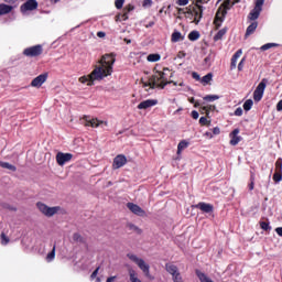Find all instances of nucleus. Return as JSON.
<instances>
[{
	"mask_svg": "<svg viewBox=\"0 0 282 282\" xmlns=\"http://www.w3.org/2000/svg\"><path fill=\"white\" fill-rule=\"evenodd\" d=\"M113 63H116L113 54L104 55L99 62V66H96L90 75L80 77L79 83L91 86L94 85V80H102V78L111 76V72H113Z\"/></svg>",
	"mask_w": 282,
	"mask_h": 282,
	"instance_id": "1",
	"label": "nucleus"
},
{
	"mask_svg": "<svg viewBox=\"0 0 282 282\" xmlns=\"http://www.w3.org/2000/svg\"><path fill=\"white\" fill-rule=\"evenodd\" d=\"M169 72H171L169 68H164L163 72H156L150 77L149 82H143V87H149L150 89L159 87L160 89H164V87L171 83H173L174 86H177L176 82H169Z\"/></svg>",
	"mask_w": 282,
	"mask_h": 282,
	"instance_id": "2",
	"label": "nucleus"
},
{
	"mask_svg": "<svg viewBox=\"0 0 282 282\" xmlns=\"http://www.w3.org/2000/svg\"><path fill=\"white\" fill-rule=\"evenodd\" d=\"M232 6H235L232 4V0H225L224 3L219 7L214 21L216 28L221 26L226 14H228V10H230Z\"/></svg>",
	"mask_w": 282,
	"mask_h": 282,
	"instance_id": "3",
	"label": "nucleus"
},
{
	"mask_svg": "<svg viewBox=\"0 0 282 282\" xmlns=\"http://www.w3.org/2000/svg\"><path fill=\"white\" fill-rule=\"evenodd\" d=\"M128 259H130V261H133V263H135L138 268H140V270L148 279H153V276H151V267L148 263H145V261L142 258H139L133 253H128Z\"/></svg>",
	"mask_w": 282,
	"mask_h": 282,
	"instance_id": "4",
	"label": "nucleus"
},
{
	"mask_svg": "<svg viewBox=\"0 0 282 282\" xmlns=\"http://www.w3.org/2000/svg\"><path fill=\"white\" fill-rule=\"evenodd\" d=\"M180 14H188V17H194V21L196 23H199V21L202 20V14L204 12V7L196 4V7L191 10V9H180L178 10Z\"/></svg>",
	"mask_w": 282,
	"mask_h": 282,
	"instance_id": "5",
	"label": "nucleus"
},
{
	"mask_svg": "<svg viewBox=\"0 0 282 282\" xmlns=\"http://www.w3.org/2000/svg\"><path fill=\"white\" fill-rule=\"evenodd\" d=\"M36 206L41 214L45 215V217H54V215H56L61 210L59 206L50 207L43 203H37Z\"/></svg>",
	"mask_w": 282,
	"mask_h": 282,
	"instance_id": "6",
	"label": "nucleus"
},
{
	"mask_svg": "<svg viewBox=\"0 0 282 282\" xmlns=\"http://www.w3.org/2000/svg\"><path fill=\"white\" fill-rule=\"evenodd\" d=\"M263 3H265V0H256L254 8L248 14L249 21H257V19H259L263 10Z\"/></svg>",
	"mask_w": 282,
	"mask_h": 282,
	"instance_id": "7",
	"label": "nucleus"
},
{
	"mask_svg": "<svg viewBox=\"0 0 282 282\" xmlns=\"http://www.w3.org/2000/svg\"><path fill=\"white\" fill-rule=\"evenodd\" d=\"M166 272L172 275L173 282H184V279L182 278V273H180V269H177V265L175 264H166L165 265Z\"/></svg>",
	"mask_w": 282,
	"mask_h": 282,
	"instance_id": "8",
	"label": "nucleus"
},
{
	"mask_svg": "<svg viewBox=\"0 0 282 282\" xmlns=\"http://www.w3.org/2000/svg\"><path fill=\"white\" fill-rule=\"evenodd\" d=\"M265 87H268V79L263 78L253 91V99L256 100V102H259L261 98H263Z\"/></svg>",
	"mask_w": 282,
	"mask_h": 282,
	"instance_id": "9",
	"label": "nucleus"
},
{
	"mask_svg": "<svg viewBox=\"0 0 282 282\" xmlns=\"http://www.w3.org/2000/svg\"><path fill=\"white\" fill-rule=\"evenodd\" d=\"M73 158H74V154H72V153L58 152L56 154V162H57L58 166H65V164H67V162H72Z\"/></svg>",
	"mask_w": 282,
	"mask_h": 282,
	"instance_id": "10",
	"label": "nucleus"
},
{
	"mask_svg": "<svg viewBox=\"0 0 282 282\" xmlns=\"http://www.w3.org/2000/svg\"><path fill=\"white\" fill-rule=\"evenodd\" d=\"M23 54L24 56H30V57L41 56V54H43V46L35 45V46L28 47L23 51Z\"/></svg>",
	"mask_w": 282,
	"mask_h": 282,
	"instance_id": "11",
	"label": "nucleus"
},
{
	"mask_svg": "<svg viewBox=\"0 0 282 282\" xmlns=\"http://www.w3.org/2000/svg\"><path fill=\"white\" fill-rule=\"evenodd\" d=\"M85 127H93V129H98V127H107V121L98 120V119H89L87 116L84 117Z\"/></svg>",
	"mask_w": 282,
	"mask_h": 282,
	"instance_id": "12",
	"label": "nucleus"
},
{
	"mask_svg": "<svg viewBox=\"0 0 282 282\" xmlns=\"http://www.w3.org/2000/svg\"><path fill=\"white\" fill-rule=\"evenodd\" d=\"M127 164V156L119 154L115 158L113 163H112V169H122Z\"/></svg>",
	"mask_w": 282,
	"mask_h": 282,
	"instance_id": "13",
	"label": "nucleus"
},
{
	"mask_svg": "<svg viewBox=\"0 0 282 282\" xmlns=\"http://www.w3.org/2000/svg\"><path fill=\"white\" fill-rule=\"evenodd\" d=\"M39 8V2L36 0H29L24 4H22L21 10L22 12H28L32 10H36Z\"/></svg>",
	"mask_w": 282,
	"mask_h": 282,
	"instance_id": "14",
	"label": "nucleus"
},
{
	"mask_svg": "<svg viewBox=\"0 0 282 282\" xmlns=\"http://www.w3.org/2000/svg\"><path fill=\"white\" fill-rule=\"evenodd\" d=\"M127 208L133 213V215H139V217H144L145 213L142 210L140 206L133 203H128Z\"/></svg>",
	"mask_w": 282,
	"mask_h": 282,
	"instance_id": "15",
	"label": "nucleus"
},
{
	"mask_svg": "<svg viewBox=\"0 0 282 282\" xmlns=\"http://www.w3.org/2000/svg\"><path fill=\"white\" fill-rule=\"evenodd\" d=\"M47 80V74H41L31 82V87H41Z\"/></svg>",
	"mask_w": 282,
	"mask_h": 282,
	"instance_id": "16",
	"label": "nucleus"
},
{
	"mask_svg": "<svg viewBox=\"0 0 282 282\" xmlns=\"http://www.w3.org/2000/svg\"><path fill=\"white\" fill-rule=\"evenodd\" d=\"M155 105H158V100L147 99L138 105V109H151V107H155Z\"/></svg>",
	"mask_w": 282,
	"mask_h": 282,
	"instance_id": "17",
	"label": "nucleus"
},
{
	"mask_svg": "<svg viewBox=\"0 0 282 282\" xmlns=\"http://www.w3.org/2000/svg\"><path fill=\"white\" fill-rule=\"evenodd\" d=\"M230 144L231 147H237V144H239L241 142V137L239 135V129H235L231 133H230Z\"/></svg>",
	"mask_w": 282,
	"mask_h": 282,
	"instance_id": "18",
	"label": "nucleus"
},
{
	"mask_svg": "<svg viewBox=\"0 0 282 282\" xmlns=\"http://www.w3.org/2000/svg\"><path fill=\"white\" fill-rule=\"evenodd\" d=\"M195 208H199V210H202L203 213H213L214 210L213 205L207 203H198L197 205H195Z\"/></svg>",
	"mask_w": 282,
	"mask_h": 282,
	"instance_id": "19",
	"label": "nucleus"
},
{
	"mask_svg": "<svg viewBox=\"0 0 282 282\" xmlns=\"http://www.w3.org/2000/svg\"><path fill=\"white\" fill-rule=\"evenodd\" d=\"M241 54H243V51L238 50V51L234 54V56L231 57V64H230L231 69L237 68V61H239V58H241Z\"/></svg>",
	"mask_w": 282,
	"mask_h": 282,
	"instance_id": "20",
	"label": "nucleus"
},
{
	"mask_svg": "<svg viewBox=\"0 0 282 282\" xmlns=\"http://www.w3.org/2000/svg\"><path fill=\"white\" fill-rule=\"evenodd\" d=\"M259 28V23L257 21L252 22L246 31V37L250 36L251 34H254V31Z\"/></svg>",
	"mask_w": 282,
	"mask_h": 282,
	"instance_id": "21",
	"label": "nucleus"
},
{
	"mask_svg": "<svg viewBox=\"0 0 282 282\" xmlns=\"http://www.w3.org/2000/svg\"><path fill=\"white\" fill-rule=\"evenodd\" d=\"M128 274L130 276L131 282H142V280L138 278V272H135V270L129 269Z\"/></svg>",
	"mask_w": 282,
	"mask_h": 282,
	"instance_id": "22",
	"label": "nucleus"
},
{
	"mask_svg": "<svg viewBox=\"0 0 282 282\" xmlns=\"http://www.w3.org/2000/svg\"><path fill=\"white\" fill-rule=\"evenodd\" d=\"M12 12V6L8 4H0V17H3V14H10Z\"/></svg>",
	"mask_w": 282,
	"mask_h": 282,
	"instance_id": "23",
	"label": "nucleus"
},
{
	"mask_svg": "<svg viewBox=\"0 0 282 282\" xmlns=\"http://www.w3.org/2000/svg\"><path fill=\"white\" fill-rule=\"evenodd\" d=\"M172 43H180V41H184L182 33L180 31H174L171 37Z\"/></svg>",
	"mask_w": 282,
	"mask_h": 282,
	"instance_id": "24",
	"label": "nucleus"
},
{
	"mask_svg": "<svg viewBox=\"0 0 282 282\" xmlns=\"http://www.w3.org/2000/svg\"><path fill=\"white\" fill-rule=\"evenodd\" d=\"M0 166H1V169H7L8 171H12L13 173L17 171V166H14L8 162L0 161Z\"/></svg>",
	"mask_w": 282,
	"mask_h": 282,
	"instance_id": "25",
	"label": "nucleus"
},
{
	"mask_svg": "<svg viewBox=\"0 0 282 282\" xmlns=\"http://www.w3.org/2000/svg\"><path fill=\"white\" fill-rule=\"evenodd\" d=\"M226 32H228V29H226V28L218 31L217 34L214 36V41H221V39H224V36H226Z\"/></svg>",
	"mask_w": 282,
	"mask_h": 282,
	"instance_id": "26",
	"label": "nucleus"
},
{
	"mask_svg": "<svg viewBox=\"0 0 282 282\" xmlns=\"http://www.w3.org/2000/svg\"><path fill=\"white\" fill-rule=\"evenodd\" d=\"M184 149H188V142L186 140H183L178 143L177 155H180L182 153V151H184Z\"/></svg>",
	"mask_w": 282,
	"mask_h": 282,
	"instance_id": "27",
	"label": "nucleus"
},
{
	"mask_svg": "<svg viewBox=\"0 0 282 282\" xmlns=\"http://www.w3.org/2000/svg\"><path fill=\"white\" fill-rule=\"evenodd\" d=\"M73 241L74 243H85V238H83V236L78 232H75L73 235Z\"/></svg>",
	"mask_w": 282,
	"mask_h": 282,
	"instance_id": "28",
	"label": "nucleus"
},
{
	"mask_svg": "<svg viewBox=\"0 0 282 282\" xmlns=\"http://www.w3.org/2000/svg\"><path fill=\"white\" fill-rule=\"evenodd\" d=\"M160 58H161L160 54H150L148 55L147 61H149V63H158Z\"/></svg>",
	"mask_w": 282,
	"mask_h": 282,
	"instance_id": "29",
	"label": "nucleus"
},
{
	"mask_svg": "<svg viewBox=\"0 0 282 282\" xmlns=\"http://www.w3.org/2000/svg\"><path fill=\"white\" fill-rule=\"evenodd\" d=\"M272 47H279L276 43H267L260 47L262 52H267V50H272Z\"/></svg>",
	"mask_w": 282,
	"mask_h": 282,
	"instance_id": "30",
	"label": "nucleus"
},
{
	"mask_svg": "<svg viewBox=\"0 0 282 282\" xmlns=\"http://www.w3.org/2000/svg\"><path fill=\"white\" fill-rule=\"evenodd\" d=\"M210 80H213V73H209L207 75H205L202 79L200 83L203 85H208L210 83Z\"/></svg>",
	"mask_w": 282,
	"mask_h": 282,
	"instance_id": "31",
	"label": "nucleus"
},
{
	"mask_svg": "<svg viewBox=\"0 0 282 282\" xmlns=\"http://www.w3.org/2000/svg\"><path fill=\"white\" fill-rule=\"evenodd\" d=\"M56 257V246L53 247L52 251L46 256V261L51 263L53 259Z\"/></svg>",
	"mask_w": 282,
	"mask_h": 282,
	"instance_id": "32",
	"label": "nucleus"
},
{
	"mask_svg": "<svg viewBox=\"0 0 282 282\" xmlns=\"http://www.w3.org/2000/svg\"><path fill=\"white\" fill-rule=\"evenodd\" d=\"M253 105H254V101H252V99L246 100L243 104L245 111H250V109H252Z\"/></svg>",
	"mask_w": 282,
	"mask_h": 282,
	"instance_id": "33",
	"label": "nucleus"
},
{
	"mask_svg": "<svg viewBox=\"0 0 282 282\" xmlns=\"http://www.w3.org/2000/svg\"><path fill=\"white\" fill-rule=\"evenodd\" d=\"M273 182H275V184L282 182V172L275 171V173L273 174Z\"/></svg>",
	"mask_w": 282,
	"mask_h": 282,
	"instance_id": "34",
	"label": "nucleus"
},
{
	"mask_svg": "<svg viewBox=\"0 0 282 282\" xmlns=\"http://www.w3.org/2000/svg\"><path fill=\"white\" fill-rule=\"evenodd\" d=\"M188 39H189V41H197V39H199V32H197V31H192V32L188 34Z\"/></svg>",
	"mask_w": 282,
	"mask_h": 282,
	"instance_id": "35",
	"label": "nucleus"
},
{
	"mask_svg": "<svg viewBox=\"0 0 282 282\" xmlns=\"http://www.w3.org/2000/svg\"><path fill=\"white\" fill-rule=\"evenodd\" d=\"M0 239L2 246H8V243H10V238H8L4 232L1 234Z\"/></svg>",
	"mask_w": 282,
	"mask_h": 282,
	"instance_id": "36",
	"label": "nucleus"
},
{
	"mask_svg": "<svg viewBox=\"0 0 282 282\" xmlns=\"http://www.w3.org/2000/svg\"><path fill=\"white\" fill-rule=\"evenodd\" d=\"M216 107L215 106H205L202 108L203 112H206V116H209L210 111H215Z\"/></svg>",
	"mask_w": 282,
	"mask_h": 282,
	"instance_id": "37",
	"label": "nucleus"
},
{
	"mask_svg": "<svg viewBox=\"0 0 282 282\" xmlns=\"http://www.w3.org/2000/svg\"><path fill=\"white\" fill-rule=\"evenodd\" d=\"M204 100H207L208 102H215V100H219V96L208 95V96L204 97Z\"/></svg>",
	"mask_w": 282,
	"mask_h": 282,
	"instance_id": "38",
	"label": "nucleus"
},
{
	"mask_svg": "<svg viewBox=\"0 0 282 282\" xmlns=\"http://www.w3.org/2000/svg\"><path fill=\"white\" fill-rule=\"evenodd\" d=\"M275 171L282 172V159L279 158L275 162Z\"/></svg>",
	"mask_w": 282,
	"mask_h": 282,
	"instance_id": "39",
	"label": "nucleus"
},
{
	"mask_svg": "<svg viewBox=\"0 0 282 282\" xmlns=\"http://www.w3.org/2000/svg\"><path fill=\"white\" fill-rule=\"evenodd\" d=\"M210 63H213V55H208L207 57H205L204 59V65L206 67H210Z\"/></svg>",
	"mask_w": 282,
	"mask_h": 282,
	"instance_id": "40",
	"label": "nucleus"
},
{
	"mask_svg": "<svg viewBox=\"0 0 282 282\" xmlns=\"http://www.w3.org/2000/svg\"><path fill=\"white\" fill-rule=\"evenodd\" d=\"M153 6V0H143L142 7L143 8H151Z\"/></svg>",
	"mask_w": 282,
	"mask_h": 282,
	"instance_id": "41",
	"label": "nucleus"
},
{
	"mask_svg": "<svg viewBox=\"0 0 282 282\" xmlns=\"http://www.w3.org/2000/svg\"><path fill=\"white\" fill-rule=\"evenodd\" d=\"M115 6L117 10H120L124 6V0H116Z\"/></svg>",
	"mask_w": 282,
	"mask_h": 282,
	"instance_id": "42",
	"label": "nucleus"
},
{
	"mask_svg": "<svg viewBox=\"0 0 282 282\" xmlns=\"http://www.w3.org/2000/svg\"><path fill=\"white\" fill-rule=\"evenodd\" d=\"M251 183L249 184V191H254V174H251Z\"/></svg>",
	"mask_w": 282,
	"mask_h": 282,
	"instance_id": "43",
	"label": "nucleus"
},
{
	"mask_svg": "<svg viewBox=\"0 0 282 282\" xmlns=\"http://www.w3.org/2000/svg\"><path fill=\"white\" fill-rule=\"evenodd\" d=\"M260 227L262 228V230H270V224L262 221L260 224Z\"/></svg>",
	"mask_w": 282,
	"mask_h": 282,
	"instance_id": "44",
	"label": "nucleus"
},
{
	"mask_svg": "<svg viewBox=\"0 0 282 282\" xmlns=\"http://www.w3.org/2000/svg\"><path fill=\"white\" fill-rule=\"evenodd\" d=\"M199 124H210V121L206 117H200Z\"/></svg>",
	"mask_w": 282,
	"mask_h": 282,
	"instance_id": "45",
	"label": "nucleus"
},
{
	"mask_svg": "<svg viewBox=\"0 0 282 282\" xmlns=\"http://www.w3.org/2000/svg\"><path fill=\"white\" fill-rule=\"evenodd\" d=\"M99 270H100V267H98V268L91 273V275H90L91 281H94V279H96V276H98Z\"/></svg>",
	"mask_w": 282,
	"mask_h": 282,
	"instance_id": "46",
	"label": "nucleus"
},
{
	"mask_svg": "<svg viewBox=\"0 0 282 282\" xmlns=\"http://www.w3.org/2000/svg\"><path fill=\"white\" fill-rule=\"evenodd\" d=\"M235 116H243V109L237 108L235 111Z\"/></svg>",
	"mask_w": 282,
	"mask_h": 282,
	"instance_id": "47",
	"label": "nucleus"
},
{
	"mask_svg": "<svg viewBox=\"0 0 282 282\" xmlns=\"http://www.w3.org/2000/svg\"><path fill=\"white\" fill-rule=\"evenodd\" d=\"M192 118H194V120H197V118H199V112H197V110L192 111Z\"/></svg>",
	"mask_w": 282,
	"mask_h": 282,
	"instance_id": "48",
	"label": "nucleus"
},
{
	"mask_svg": "<svg viewBox=\"0 0 282 282\" xmlns=\"http://www.w3.org/2000/svg\"><path fill=\"white\" fill-rule=\"evenodd\" d=\"M178 6H188V0H177Z\"/></svg>",
	"mask_w": 282,
	"mask_h": 282,
	"instance_id": "49",
	"label": "nucleus"
},
{
	"mask_svg": "<svg viewBox=\"0 0 282 282\" xmlns=\"http://www.w3.org/2000/svg\"><path fill=\"white\" fill-rule=\"evenodd\" d=\"M243 61H246V58H242L240 61V63L238 64V70L241 72V69H243Z\"/></svg>",
	"mask_w": 282,
	"mask_h": 282,
	"instance_id": "50",
	"label": "nucleus"
},
{
	"mask_svg": "<svg viewBox=\"0 0 282 282\" xmlns=\"http://www.w3.org/2000/svg\"><path fill=\"white\" fill-rule=\"evenodd\" d=\"M189 102L194 105V107H199V102H195V98H189Z\"/></svg>",
	"mask_w": 282,
	"mask_h": 282,
	"instance_id": "51",
	"label": "nucleus"
},
{
	"mask_svg": "<svg viewBox=\"0 0 282 282\" xmlns=\"http://www.w3.org/2000/svg\"><path fill=\"white\" fill-rule=\"evenodd\" d=\"M192 76L195 80H202V77H199V74L197 73H193Z\"/></svg>",
	"mask_w": 282,
	"mask_h": 282,
	"instance_id": "52",
	"label": "nucleus"
},
{
	"mask_svg": "<svg viewBox=\"0 0 282 282\" xmlns=\"http://www.w3.org/2000/svg\"><path fill=\"white\" fill-rule=\"evenodd\" d=\"M276 111H282V99L276 105Z\"/></svg>",
	"mask_w": 282,
	"mask_h": 282,
	"instance_id": "53",
	"label": "nucleus"
},
{
	"mask_svg": "<svg viewBox=\"0 0 282 282\" xmlns=\"http://www.w3.org/2000/svg\"><path fill=\"white\" fill-rule=\"evenodd\" d=\"M97 36H98L99 39H105L106 33L102 32V31H99V32L97 33Z\"/></svg>",
	"mask_w": 282,
	"mask_h": 282,
	"instance_id": "54",
	"label": "nucleus"
},
{
	"mask_svg": "<svg viewBox=\"0 0 282 282\" xmlns=\"http://www.w3.org/2000/svg\"><path fill=\"white\" fill-rule=\"evenodd\" d=\"M275 232H276V235H279V237H282V227H278L275 229Z\"/></svg>",
	"mask_w": 282,
	"mask_h": 282,
	"instance_id": "55",
	"label": "nucleus"
},
{
	"mask_svg": "<svg viewBox=\"0 0 282 282\" xmlns=\"http://www.w3.org/2000/svg\"><path fill=\"white\" fill-rule=\"evenodd\" d=\"M186 56V53H184V52H178V54H177V58H184Z\"/></svg>",
	"mask_w": 282,
	"mask_h": 282,
	"instance_id": "56",
	"label": "nucleus"
},
{
	"mask_svg": "<svg viewBox=\"0 0 282 282\" xmlns=\"http://www.w3.org/2000/svg\"><path fill=\"white\" fill-rule=\"evenodd\" d=\"M213 133H214V135H219V133H220L219 128H214Z\"/></svg>",
	"mask_w": 282,
	"mask_h": 282,
	"instance_id": "57",
	"label": "nucleus"
},
{
	"mask_svg": "<svg viewBox=\"0 0 282 282\" xmlns=\"http://www.w3.org/2000/svg\"><path fill=\"white\" fill-rule=\"evenodd\" d=\"M193 1H196V3H208V1L210 0H193Z\"/></svg>",
	"mask_w": 282,
	"mask_h": 282,
	"instance_id": "58",
	"label": "nucleus"
},
{
	"mask_svg": "<svg viewBox=\"0 0 282 282\" xmlns=\"http://www.w3.org/2000/svg\"><path fill=\"white\" fill-rule=\"evenodd\" d=\"M115 281H116V276H110V278L107 279L106 282H115Z\"/></svg>",
	"mask_w": 282,
	"mask_h": 282,
	"instance_id": "59",
	"label": "nucleus"
},
{
	"mask_svg": "<svg viewBox=\"0 0 282 282\" xmlns=\"http://www.w3.org/2000/svg\"><path fill=\"white\" fill-rule=\"evenodd\" d=\"M205 135H206V138H209V140L213 139V133H210V132H206Z\"/></svg>",
	"mask_w": 282,
	"mask_h": 282,
	"instance_id": "60",
	"label": "nucleus"
},
{
	"mask_svg": "<svg viewBox=\"0 0 282 282\" xmlns=\"http://www.w3.org/2000/svg\"><path fill=\"white\" fill-rule=\"evenodd\" d=\"M127 19H129V17L127 15V13H123V14H122V20H123V21H127Z\"/></svg>",
	"mask_w": 282,
	"mask_h": 282,
	"instance_id": "61",
	"label": "nucleus"
},
{
	"mask_svg": "<svg viewBox=\"0 0 282 282\" xmlns=\"http://www.w3.org/2000/svg\"><path fill=\"white\" fill-rule=\"evenodd\" d=\"M145 28H153V22H151L148 25H145Z\"/></svg>",
	"mask_w": 282,
	"mask_h": 282,
	"instance_id": "62",
	"label": "nucleus"
},
{
	"mask_svg": "<svg viewBox=\"0 0 282 282\" xmlns=\"http://www.w3.org/2000/svg\"><path fill=\"white\" fill-rule=\"evenodd\" d=\"M239 1H241V0H234L232 6H235V3H239Z\"/></svg>",
	"mask_w": 282,
	"mask_h": 282,
	"instance_id": "63",
	"label": "nucleus"
},
{
	"mask_svg": "<svg viewBox=\"0 0 282 282\" xmlns=\"http://www.w3.org/2000/svg\"><path fill=\"white\" fill-rule=\"evenodd\" d=\"M95 282H101L100 278H96Z\"/></svg>",
	"mask_w": 282,
	"mask_h": 282,
	"instance_id": "64",
	"label": "nucleus"
}]
</instances>
